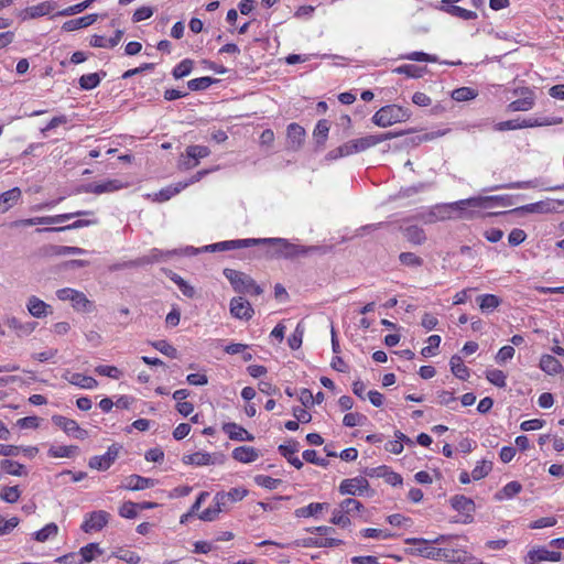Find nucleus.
Wrapping results in <instances>:
<instances>
[{"instance_id":"nucleus-1","label":"nucleus","mask_w":564,"mask_h":564,"mask_svg":"<svg viewBox=\"0 0 564 564\" xmlns=\"http://www.w3.org/2000/svg\"><path fill=\"white\" fill-rule=\"evenodd\" d=\"M477 205H479V200L467 198L454 203L436 205L433 207V212L435 213L436 221L454 218L473 219L476 213L468 208H475Z\"/></svg>"},{"instance_id":"nucleus-2","label":"nucleus","mask_w":564,"mask_h":564,"mask_svg":"<svg viewBox=\"0 0 564 564\" xmlns=\"http://www.w3.org/2000/svg\"><path fill=\"white\" fill-rule=\"evenodd\" d=\"M410 117L411 111L408 108L392 104L381 107L371 120L376 126L387 128L398 122H404Z\"/></svg>"},{"instance_id":"nucleus-3","label":"nucleus","mask_w":564,"mask_h":564,"mask_svg":"<svg viewBox=\"0 0 564 564\" xmlns=\"http://www.w3.org/2000/svg\"><path fill=\"white\" fill-rule=\"evenodd\" d=\"M403 135V132H386L381 134H369L359 139L350 140L340 145V152L357 153L362 152L382 141Z\"/></svg>"},{"instance_id":"nucleus-4","label":"nucleus","mask_w":564,"mask_h":564,"mask_svg":"<svg viewBox=\"0 0 564 564\" xmlns=\"http://www.w3.org/2000/svg\"><path fill=\"white\" fill-rule=\"evenodd\" d=\"M224 275L229 280L232 289L237 293H252L254 295L262 293V289L256 281L243 272L226 268L224 269Z\"/></svg>"},{"instance_id":"nucleus-5","label":"nucleus","mask_w":564,"mask_h":564,"mask_svg":"<svg viewBox=\"0 0 564 564\" xmlns=\"http://www.w3.org/2000/svg\"><path fill=\"white\" fill-rule=\"evenodd\" d=\"M405 552L410 555H421L430 560H445L447 562H460L463 560L462 553L452 549H436V547H411Z\"/></svg>"},{"instance_id":"nucleus-6","label":"nucleus","mask_w":564,"mask_h":564,"mask_svg":"<svg viewBox=\"0 0 564 564\" xmlns=\"http://www.w3.org/2000/svg\"><path fill=\"white\" fill-rule=\"evenodd\" d=\"M562 118L552 117V118H529L524 119L521 122L518 120H507L497 123L496 129L499 131L506 130H516L522 128H533V127H543V126H554L562 123Z\"/></svg>"},{"instance_id":"nucleus-7","label":"nucleus","mask_w":564,"mask_h":564,"mask_svg":"<svg viewBox=\"0 0 564 564\" xmlns=\"http://www.w3.org/2000/svg\"><path fill=\"white\" fill-rule=\"evenodd\" d=\"M121 448H122L121 445L112 444L111 446L108 447V451L106 452V454L100 455V456H93L88 462V466L91 469H97V470H101V471L109 469L110 466L118 458V455H119V452Z\"/></svg>"},{"instance_id":"nucleus-8","label":"nucleus","mask_w":564,"mask_h":564,"mask_svg":"<svg viewBox=\"0 0 564 564\" xmlns=\"http://www.w3.org/2000/svg\"><path fill=\"white\" fill-rule=\"evenodd\" d=\"M52 422L61 427L67 435H72L75 438L85 440L88 436V432L82 429L75 420L63 415H53Z\"/></svg>"},{"instance_id":"nucleus-9","label":"nucleus","mask_w":564,"mask_h":564,"mask_svg":"<svg viewBox=\"0 0 564 564\" xmlns=\"http://www.w3.org/2000/svg\"><path fill=\"white\" fill-rule=\"evenodd\" d=\"M258 240L259 245H272L276 247L273 257H284L286 259L295 258V243L284 238H263Z\"/></svg>"},{"instance_id":"nucleus-10","label":"nucleus","mask_w":564,"mask_h":564,"mask_svg":"<svg viewBox=\"0 0 564 564\" xmlns=\"http://www.w3.org/2000/svg\"><path fill=\"white\" fill-rule=\"evenodd\" d=\"M109 518L110 514L107 511H93L86 516V519L82 524V530L86 533L91 531H100L104 527L107 525Z\"/></svg>"},{"instance_id":"nucleus-11","label":"nucleus","mask_w":564,"mask_h":564,"mask_svg":"<svg viewBox=\"0 0 564 564\" xmlns=\"http://www.w3.org/2000/svg\"><path fill=\"white\" fill-rule=\"evenodd\" d=\"M183 463L186 465L207 466L224 462V455L196 452L191 455L183 456Z\"/></svg>"},{"instance_id":"nucleus-12","label":"nucleus","mask_w":564,"mask_h":564,"mask_svg":"<svg viewBox=\"0 0 564 564\" xmlns=\"http://www.w3.org/2000/svg\"><path fill=\"white\" fill-rule=\"evenodd\" d=\"M259 245V240L257 239H238V240H227L221 241L213 245L206 246L204 249L208 252H216V251H227L232 249H239V248H247L251 246Z\"/></svg>"},{"instance_id":"nucleus-13","label":"nucleus","mask_w":564,"mask_h":564,"mask_svg":"<svg viewBox=\"0 0 564 564\" xmlns=\"http://www.w3.org/2000/svg\"><path fill=\"white\" fill-rule=\"evenodd\" d=\"M514 93L520 94L521 98L510 102L508 106L509 110H511V111H528L533 108L535 96H534V93L530 88L522 87L519 90H516Z\"/></svg>"},{"instance_id":"nucleus-14","label":"nucleus","mask_w":564,"mask_h":564,"mask_svg":"<svg viewBox=\"0 0 564 564\" xmlns=\"http://www.w3.org/2000/svg\"><path fill=\"white\" fill-rule=\"evenodd\" d=\"M126 186H127V184L120 180H108L104 183H90V184L84 185L83 191L85 193L100 195L104 193H112V192L122 189Z\"/></svg>"},{"instance_id":"nucleus-15","label":"nucleus","mask_w":564,"mask_h":564,"mask_svg":"<svg viewBox=\"0 0 564 564\" xmlns=\"http://www.w3.org/2000/svg\"><path fill=\"white\" fill-rule=\"evenodd\" d=\"M369 487V482L364 477H355L344 479L339 486V492L341 495H361Z\"/></svg>"},{"instance_id":"nucleus-16","label":"nucleus","mask_w":564,"mask_h":564,"mask_svg":"<svg viewBox=\"0 0 564 564\" xmlns=\"http://www.w3.org/2000/svg\"><path fill=\"white\" fill-rule=\"evenodd\" d=\"M562 558V553L556 551H549L545 547H539L529 551L525 564H536L543 561L558 562Z\"/></svg>"},{"instance_id":"nucleus-17","label":"nucleus","mask_w":564,"mask_h":564,"mask_svg":"<svg viewBox=\"0 0 564 564\" xmlns=\"http://www.w3.org/2000/svg\"><path fill=\"white\" fill-rule=\"evenodd\" d=\"M451 506L456 511L465 514V523H470L473 521L471 513L475 511V503L470 498L463 495H455L451 498Z\"/></svg>"},{"instance_id":"nucleus-18","label":"nucleus","mask_w":564,"mask_h":564,"mask_svg":"<svg viewBox=\"0 0 564 564\" xmlns=\"http://www.w3.org/2000/svg\"><path fill=\"white\" fill-rule=\"evenodd\" d=\"M230 313L236 318L248 321L253 315V308L247 300L238 296L230 301Z\"/></svg>"},{"instance_id":"nucleus-19","label":"nucleus","mask_w":564,"mask_h":564,"mask_svg":"<svg viewBox=\"0 0 564 564\" xmlns=\"http://www.w3.org/2000/svg\"><path fill=\"white\" fill-rule=\"evenodd\" d=\"M278 451L296 469L303 467V462L295 456L299 451V442L291 440L288 444L279 445Z\"/></svg>"},{"instance_id":"nucleus-20","label":"nucleus","mask_w":564,"mask_h":564,"mask_svg":"<svg viewBox=\"0 0 564 564\" xmlns=\"http://www.w3.org/2000/svg\"><path fill=\"white\" fill-rule=\"evenodd\" d=\"M26 307L29 313L36 318L45 317L52 313L51 305L46 304L35 295L29 297Z\"/></svg>"},{"instance_id":"nucleus-21","label":"nucleus","mask_w":564,"mask_h":564,"mask_svg":"<svg viewBox=\"0 0 564 564\" xmlns=\"http://www.w3.org/2000/svg\"><path fill=\"white\" fill-rule=\"evenodd\" d=\"M156 480L152 478H145L140 475H130L124 478L122 488L128 490H142L145 488L153 487Z\"/></svg>"},{"instance_id":"nucleus-22","label":"nucleus","mask_w":564,"mask_h":564,"mask_svg":"<svg viewBox=\"0 0 564 564\" xmlns=\"http://www.w3.org/2000/svg\"><path fill=\"white\" fill-rule=\"evenodd\" d=\"M63 378L70 384L83 389H95L98 386V382L95 378L78 372L70 373L69 371H66Z\"/></svg>"},{"instance_id":"nucleus-23","label":"nucleus","mask_w":564,"mask_h":564,"mask_svg":"<svg viewBox=\"0 0 564 564\" xmlns=\"http://www.w3.org/2000/svg\"><path fill=\"white\" fill-rule=\"evenodd\" d=\"M400 230L402 231L405 239L415 246H421L426 241V235L425 231L416 226V225H410V226H401Z\"/></svg>"},{"instance_id":"nucleus-24","label":"nucleus","mask_w":564,"mask_h":564,"mask_svg":"<svg viewBox=\"0 0 564 564\" xmlns=\"http://www.w3.org/2000/svg\"><path fill=\"white\" fill-rule=\"evenodd\" d=\"M223 431L228 434L230 440L234 441L252 442L254 440V436L252 434H250L247 430H245L243 427L236 423H225L223 425Z\"/></svg>"},{"instance_id":"nucleus-25","label":"nucleus","mask_w":564,"mask_h":564,"mask_svg":"<svg viewBox=\"0 0 564 564\" xmlns=\"http://www.w3.org/2000/svg\"><path fill=\"white\" fill-rule=\"evenodd\" d=\"M93 212L89 210H83V212H75V213H68V214H61L56 216H43V217H36V221L39 225H55V224H62L64 221H67L74 217L78 216H86L91 215Z\"/></svg>"},{"instance_id":"nucleus-26","label":"nucleus","mask_w":564,"mask_h":564,"mask_svg":"<svg viewBox=\"0 0 564 564\" xmlns=\"http://www.w3.org/2000/svg\"><path fill=\"white\" fill-rule=\"evenodd\" d=\"M344 542L339 539L334 538H306L302 542H296L297 545L305 547H335L341 545Z\"/></svg>"},{"instance_id":"nucleus-27","label":"nucleus","mask_w":564,"mask_h":564,"mask_svg":"<svg viewBox=\"0 0 564 564\" xmlns=\"http://www.w3.org/2000/svg\"><path fill=\"white\" fill-rule=\"evenodd\" d=\"M305 130L297 123H291L288 127V142L289 148L297 150L303 144Z\"/></svg>"},{"instance_id":"nucleus-28","label":"nucleus","mask_w":564,"mask_h":564,"mask_svg":"<svg viewBox=\"0 0 564 564\" xmlns=\"http://www.w3.org/2000/svg\"><path fill=\"white\" fill-rule=\"evenodd\" d=\"M554 209L555 208L551 206L550 202L541 200V202H538V203H532V204H528V205H524V206H521V207L513 208L509 213L518 214V215H522L524 213H539V214H543V213H550V212H552Z\"/></svg>"},{"instance_id":"nucleus-29","label":"nucleus","mask_w":564,"mask_h":564,"mask_svg":"<svg viewBox=\"0 0 564 564\" xmlns=\"http://www.w3.org/2000/svg\"><path fill=\"white\" fill-rule=\"evenodd\" d=\"M21 189L13 187L0 195V213H7L21 198Z\"/></svg>"},{"instance_id":"nucleus-30","label":"nucleus","mask_w":564,"mask_h":564,"mask_svg":"<svg viewBox=\"0 0 564 564\" xmlns=\"http://www.w3.org/2000/svg\"><path fill=\"white\" fill-rule=\"evenodd\" d=\"M259 457V451L251 446H239L232 451V458L240 463H252Z\"/></svg>"},{"instance_id":"nucleus-31","label":"nucleus","mask_w":564,"mask_h":564,"mask_svg":"<svg viewBox=\"0 0 564 564\" xmlns=\"http://www.w3.org/2000/svg\"><path fill=\"white\" fill-rule=\"evenodd\" d=\"M98 15L97 14H87L85 17H80L77 19L68 20L64 22L62 29L66 32H72L75 30H79L83 28H87L96 22Z\"/></svg>"},{"instance_id":"nucleus-32","label":"nucleus","mask_w":564,"mask_h":564,"mask_svg":"<svg viewBox=\"0 0 564 564\" xmlns=\"http://www.w3.org/2000/svg\"><path fill=\"white\" fill-rule=\"evenodd\" d=\"M123 32L117 30L112 37H105L102 35H93L90 39V45L93 47H115L121 41Z\"/></svg>"},{"instance_id":"nucleus-33","label":"nucleus","mask_w":564,"mask_h":564,"mask_svg":"<svg viewBox=\"0 0 564 564\" xmlns=\"http://www.w3.org/2000/svg\"><path fill=\"white\" fill-rule=\"evenodd\" d=\"M540 368L549 375H557L564 371L562 364L551 355H543L541 357Z\"/></svg>"},{"instance_id":"nucleus-34","label":"nucleus","mask_w":564,"mask_h":564,"mask_svg":"<svg viewBox=\"0 0 564 564\" xmlns=\"http://www.w3.org/2000/svg\"><path fill=\"white\" fill-rule=\"evenodd\" d=\"M6 324L11 328L14 329L18 334V336H28L31 333L34 332L37 323L36 322H30V323H21L17 317H10L6 321Z\"/></svg>"},{"instance_id":"nucleus-35","label":"nucleus","mask_w":564,"mask_h":564,"mask_svg":"<svg viewBox=\"0 0 564 564\" xmlns=\"http://www.w3.org/2000/svg\"><path fill=\"white\" fill-rule=\"evenodd\" d=\"M95 554H102L98 543H89L79 550L77 564L89 563L94 560Z\"/></svg>"},{"instance_id":"nucleus-36","label":"nucleus","mask_w":564,"mask_h":564,"mask_svg":"<svg viewBox=\"0 0 564 564\" xmlns=\"http://www.w3.org/2000/svg\"><path fill=\"white\" fill-rule=\"evenodd\" d=\"M449 365L451 371L456 378L460 380H467L469 378V369L464 365L462 357L454 355L449 360Z\"/></svg>"},{"instance_id":"nucleus-37","label":"nucleus","mask_w":564,"mask_h":564,"mask_svg":"<svg viewBox=\"0 0 564 564\" xmlns=\"http://www.w3.org/2000/svg\"><path fill=\"white\" fill-rule=\"evenodd\" d=\"M477 302L484 313H489L500 305L501 299L495 294H484L477 297Z\"/></svg>"},{"instance_id":"nucleus-38","label":"nucleus","mask_w":564,"mask_h":564,"mask_svg":"<svg viewBox=\"0 0 564 564\" xmlns=\"http://www.w3.org/2000/svg\"><path fill=\"white\" fill-rule=\"evenodd\" d=\"M470 199L479 200V205L475 208L490 207L492 203L500 204L502 206L511 205V199L508 196H477L470 197Z\"/></svg>"},{"instance_id":"nucleus-39","label":"nucleus","mask_w":564,"mask_h":564,"mask_svg":"<svg viewBox=\"0 0 564 564\" xmlns=\"http://www.w3.org/2000/svg\"><path fill=\"white\" fill-rule=\"evenodd\" d=\"M0 467L7 474L13 476H25L28 474L24 465L11 459H2Z\"/></svg>"},{"instance_id":"nucleus-40","label":"nucleus","mask_w":564,"mask_h":564,"mask_svg":"<svg viewBox=\"0 0 564 564\" xmlns=\"http://www.w3.org/2000/svg\"><path fill=\"white\" fill-rule=\"evenodd\" d=\"M443 11L463 20H475L478 17L476 11L467 10L459 6H446V9H444Z\"/></svg>"},{"instance_id":"nucleus-41","label":"nucleus","mask_w":564,"mask_h":564,"mask_svg":"<svg viewBox=\"0 0 564 564\" xmlns=\"http://www.w3.org/2000/svg\"><path fill=\"white\" fill-rule=\"evenodd\" d=\"M522 490V486L519 481L508 482L500 491L495 495L496 500H502L505 498H512Z\"/></svg>"},{"instance_id":"nucleus-42","label":"nucleus","mask_w":564,"mask_h":564,"mask_svg":"<svg viewBox=\"0 0 564 564\" xmlns=\"http://www.w3.org/2000/svg\"><path fill=\"white\" fill-rule=\"evenodd\" d=\"M325 507H327V503L312 502V503H310L306 507L296 509L295 510V516L297 518L314 517L318 512L323 511Z\"/></svg>"},{"instance_id":"nucleus-43","label":"nucleus","mask_w":564,"mask_h":564,"mask_svg":"<svg viewBox=\"0 0 564 564\" xmlns=\"http://www.w3.org/2000/svg\"><path fill=\"white\" fill-rule=\"evenodd\" d=\"M95 223L96 221H93V220L79 219V220L74 221L70 225H67V226L37 228L36 231L37 232L65 231V230L82 228V227H85V226H88V225L95 224Z\"/></svg>"},{"instance_id":"nucleus-44","label":"nucleus","mask_w":564,"mask_h":564,"mask_svg":"<svg viewBox=\"0 0 564 564\" xmlns=\"http://www.w3.org/2000/svg\"><path fill=\"white\" fill-rule=\"evenodd\" d=\"M58 533V527L55 523H48L43 529L34 533V539L39 542H45L51 538L56 536Z\"/></svg>"},{"instance_id":"nucleus-45","label":"nucleus","mask_w":564,"mask_h":564,"mask_svg":"<svg viewBox=\"0 0 564 564\" xmlns=\"http://www.w3.org/2000/svg\"><path fill=\"white\" fill-rule=\"evenodd\" d=\"M78 452V447L75 445L69 446H52L48 449V455L51 457H72Z\"/></svg>"},{"instance_id":"nucleus-46","label":"nucleus","mask_w":564,"mask_h":564,"mask_svg":"<svg viewBox=\"0 0 564 564\" xmlns=\"http://www.w3.org/2000/svg\"><path fill=\"white\" fill-rule=\"evenodd\" d=\"M425 69H426L425 67H419L416 65L406 64V65H401V66L397 67L393 72L398 73V74H404L411 78H420L423 76V73L425 72Z\"/></svg>"},{"instance_id":"nucleus-47","label":"nucleus","mask_w":564,"mask_h":564,"mask_svg":"<svg viewBox=\"0 0 564 564\" xmlns=\"http://www.w3.org/2000/svg\"><path fill=\"white\" fill-rule=\"evenodd\" d=\"M156 252H158V250H153L152 256L142 257L137 260L124 262L122 264H116L113 267V269L119 270V269H123V268H132V267H139V265L152 263L154 261H158Z\"/></svg>"},{"instance_id":"nucleus-48","label":"nucleus","mask_w":564,"mask_h":564,"mask_svg":"<svg viewBox=\"0 0 564 564\" xmlns=\"http://www.w3.org/2000/svg\"><path fill=\"white\" fill-rule=\"evenodd\" d=\"M214 83H216L215 78L205 76V77H199V78H194V79L188 80L187 87L189 90L197 91V90L207 89Z\"/></svg>"},{"instance_id":"nucleus-49","label":"nucleus","mask_w":564,"mask_h":564,"mask_svg":"<svg viewBox=\"0 0 564 564\" xmlns=\"http://www.w3.org/2000/svg\"><path fill=\"white\" fill-rule=\"evenodd\" d=\"M73 307L79 312H89L91 310V302L86 297L83 292L76 291L72 302Z\"/></svg>"},{"instance_id":"nucleus-50","label":"nucleus","mask_w":564,"mask_h":564,"mask_svg":"<svg viewBox=\"0 0 564 564\" xmlns=\"http://www.w3.org/2000/svg\"><path fill=\"white\" fill-rule=\"evenodd\" d=\"M492 469V462L481 460L479 462L471 471L474 480H480L485 478Z\"/></svg>"},{"instance_id":"nucleus-51","label":"nucleus","mask_w":564,"mask_h":564,"mask_svg":"<svg viewBox=\"0 0 564 564\" xmlns=\"http://www.w3.org/2000/svg\"><path fill=\"white\" fill-rule=\"evenodd\" d=\"M99 83H100V76L98 73L86 74L79 78V86H80V88H83L85 90H90V89L97 87L99 85Z\"/></svg>"},{"instance_id":"nucleus-52","label":"nucleus","mask_w":564,"mask_h":564,"mask_svg":"<svg viewBox=\"0 0 564 564\" xmlns=\"http://www.w3.org/2000/svg\"><path fill=\"white\" fill-rule=\"evenodd\" d=\"M329 131L328 121L323 119L319 120L314 130V138L318 144H324Z\"/></svg>"},{"instance_id":"nucleus-53","label":"nucleus","mask_w":564,"mask_h":564,"mask_svg":"<svg viewBox=\"0 0 564 564\" xmlns=\"http://www.w3.org/2000/svg\"><path fill=\"white\" fill-rule=\"evenodd\" d=\"M486 378L490 383H492L499 388H503L507 384L506 383L507 376L505 375V372L502 370H499V369L488 370L486 372Z\"/></svg>"},{"instance_id":"nucleus-54","label":"nucleus","mask_w":564,"mask_h":564,"mask_svg":"<svg viewBox=\"0 0 564 564\" xmlns=\"http://www.w3.org/2000/svg\"><path fill=\"white\" fill-rule=\"evenodd\" d=\"M186 154L193 158L195 162L210 154V150L205 145H189L186 148Z\"/></svg>"},{"instance_id":"nucleus-55","label":"nucleus","mask_w":564,"mask_h":564,"mask_svg":"<svg viewBox=\"0 0 564 564\" xmlns=\"http://www.w3.org/2000/svg\"><path fill=\"white\" fill-rule=\"evenodd\" d=\"M193 61L189 58L183 59L173 69V76L178 79L187 76L193 69Z\"/></svg>"},{"instance_id":"nucleus-56","label":"nucleus","mask_w":564,"mask_h":564,"mask_svg":"<svg viewBox=\"0 0 564 564\" xmlns=\"http://www.w3.org/2000/svg\"><path fill=\"white\" fill-rule=\"evenodd\" d=\"M21 491L18 486L4 487L0 494V498L8 502L14 503L19 500Z\"/></svg>"},{"instance_id":"nucleus-57","label":"nucleus","mask_w":564,"mask_h":564,"mask_svg":"<svg viewBox=\"0 0 564 564\" xmlns=\"http://www.w3.org/2000/svg\"><path fill=\"white\" fill-rule=\"evenodd\" d=\"M399 260L406 267H421L423 264V259L413 252H401L399 254Z\"/></svg>"},{"instance_id":"nucleus-58","label":"nucleus","mask_w":564,"mask_h":564,"mask_svg":"<svg viewBox=\"0 0 564 564\" xmlns=\"http://www.w3.org/2000/svg\"><path fill=\"white\" fill-rule=\"evenodd\" d=\"M152 346L162 352L163 355L170 357V358H176L177 357V350L175 347L170 345L166 340H156L152 343Z\"/></svg>"},{"instance_id":"nucleus-59","label":"nucleus","mask_w":564,"mask_h":564,"mask_svg":"<svg viewBox=\"0 0 564 564\" xmlns=\"http://www.w3.org/2000/svg\"><path fill=\"white\" fill-rule=\"evenodd\" d=\"M475 97V90L469 87H460L452 93V98L456 101H467L474 99Z\"/></svg>"},{"instance_id":"nucleus-60","label":"nucleus","mask_w":564,"mask_h":564,"mask_svg":"<svg viewBox=\"0 0 564 564\" xmlns=\"http://www.w3.org/2000/svg\"><path fill=\"white\" fill-rule=\"evenodd\" d=\"M254 482L258 486L272 490L275 489L282 482V480L265 475H257L254 477Z\"/></svg>"},{"instance_id":"nucleus-61","label":"nucleus","mask_w":564,"mask_h":564,"mask_svg":"<svg viewBox=\"0 0 564 564\" xmlns=\"http://www.w3.org/2000/svg\"><path fill=\"white\" fill-rule=\"evenodd\" d=\"M20 520L18 517L6 519L0 514V536L9 534L14 528L18 527Z\"/></svg>"},{"instance_id":"nucleus-62","label":"nucleus","mask_w":564,"mask_h":564,"mask_svg":"<svg viewBox=\"0 0 564 564\" xmlns=\"http://www.w3.org/2000/svg\"><path fill=\"white\" fill-rule=\"evenodd\" d=\"M339 507L346 514H351L352 512L360 511V509L364 508L362 503L354 498L343 500Z\"/></svg>"},{"instance_id":"nucleus-63","label":"nucleus","mask_w":564,"mask_h":564,"mask_svg":"<svg viewBox=\"0 0 564 564\" xmlns=\"http://www.w3.org/2000/svg\"><path fill=\"white\" fill-rule=\"evenodd\" d=\"M119 514L122 518L134 519L138 516L137 502L126 501L119 509Z\"/></svg>"},{"instance_id":"nucleus-64","label":"nucleus","mask_w":564,"mask_h":564,"mask_svg":"<svg viewBox=\"0 0 564 564\" xmlns=\"http://www.w3.org/2000/svg\"><path fill=\"white\" fill-rule=\"evenodd\" d=\"M304 329L299 324L294 333L289 337L288 344L292 350H296L301 347L303 340Z\"/></svg>"}]
</instances>
